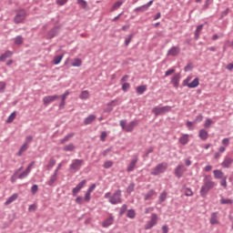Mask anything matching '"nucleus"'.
<instances>
[{"label":"nucleus","mask_w":233,"mask_h":233,"mask_svg":"<svg viewBox=\"0 0 233 233\" xmlns=\"http://www.w3.org/2000/svg\"><path fill=\"white\" fill-rule=\"evenodd\" d=\"M166 199H167V191H164L160 194V196L158 198V201H159V203H163V202H165Z\"/></svg>","instance_id":"44"},{"label":"nucleus","mask_w":233,"mask_h":233,"mask_svg":"<svg viewBox=\"0 0 233 233\" xmlns=\"http://www.w3.org/2000/svg\"><path fill=\"white\" fill-rule=\"evenodd\" d=\"M122 194L123 191L121 189H117L113 195L110 192L106 193L104 198L105 199H108V202L111 205H121V203H123Z\"/></svg>","instance_id":"1"},{"label":"nucleus","mask_w":233,"mask_h":233,"mask_svg":"<svg viewBox=\"0 0 233 233\" xmlns=\"http://www.w3.org/2000/svg\"><path fill=\"white\" fill-rule=\"evenodd\" d=\"M85 185H86V179L82 180L80 183H78L76 185V187L73 188L72 190V194L74 197L77 196V194H79V192H81V188H83V187H85Z\"/></svg>","instance_id":"13"},{"label":"nucleus","mask_w":233,"mask_h":233,"mask_svg":"<svg viewBox=\"0 0 233 233\" xmlns=\"http://www.w3.org/2000/svg\"><path fill=\"white\" fill-rule=\"evenodd\" d=\"M112 167H114L112 160H107L104 163V168H112Z\"/></svg>","instance_id":"46"},{"label":"nucleus","mask_w":233,"mask_h":233,"mask_svg":"<svg viewBox=\"0 0 233 233\" xmlns=\"http://www.w3.org/2000/svg\"><path fill=\"white\" fill-rule=\"evenodd\" d=\"M130 89V83H124L122 85V90L123 92H128V90Z\"/></svg>","instance_id":"50"},{"label":"nucleus","mask_w":233,"mask_h":233,"mask_svg":"<svg viewBox=\"0 0 233 233\" xmlns=\"http://www.w3.org/2000/svg\"><path fill=\"white\" fill-rule=\"evenodd\" d=\"M196 123H201L203 121V115H198L196 116V118L193 120Z\"/></svg>","instance_id":"57"},{"label":"nucleus","mask_w":233,"mask_h":233,"mask_svg":"<svg viewBox=\"0 0 233 233\" xmlns=\"http://www.w3.org/2000/svg\"><path fill=\"white\" fill-rule=\"evenodd\" d=\"M29 174H30V168H25V171H23L20 175H18V179H25V177H28Z\"/></svg>","instance_id":"31"},{"label":"nucleus","mask_w":233,"mask_h":233,"mask_svg":"<svg viewBox=\"0 0 233 233\" xmlns=\"http://www.w3.org/2000/svg\"><path fill=\"white\" fill-rule=\"evenodd\" d=\"M137 163V157H135V158H133L131 160V162L129 163L127 170L128 172H134V169L136 168V164Z\"/></svg>","instance_id":"18"},{"label":"nucleus","mask_w":233,"mask_h":233,"mask_svg":"<svg viewBox=\"0 0 233 233\" xmlns=\"http://www.w3.org/2000/svg\"><path fill=\"white\" fill-rule=\"evenodd\" d=\"M55 181H57V177L55 175H52L50 179L46 182V185H48L49 187H53Z\"/></svg>","instance_id":"35"},{"label":"nucleus","mask_w":233,"mask_h":233,"mask_svg":"<svg viewBox=\"0 0 233 233\" xmlns=\"http://www.w3.org/2000/svg\"><path fill=\"white\" fill-rule=\"evenodd\" d=\"M139 125L138 120H133L127 125V120H120V127L124 132H134V128Z\"/></svg>","instance_id":"3"},{"label":"nucleus","mask_w":233,"mask_h":233,"mask_svg":"<svg viewBox=\"0 0 233 233\" xmlns=\"http://www.w3.org/2000/svg\"><path fill=\"white\" fill-rule=\"evenodd\" d=\"M178 142L180 143V145H187L188 144V135L187 134H185L183 135Z\"/></svg>","instance_id":"30"},{"label":"nucleus","mask_w":233,"mask_h":233,"mask_svg":"<svg viewBox=\"0 0 233 233\" xmlns=\"http://www.w3.org/2000/svg\"><path fill=\"white\" fill-rule=\"evenodd\" d=\"M147 7L145 5H141V6H138L137 8L134 9V12H147Z\"/></svg>","instance_id":"47"},{"label":"nucleus","mask_w":233,"mask_h":233,"mask_svg":"<svg viewBox=\"0 0 233 233\" xmlns=\"http://www.w3.org/2000/svg\"><path fill=\"white\" fill-rule=\"evenodd\" d=\"M170 110H172V106H165L162 107L155 106L152 109V112L155 114V116H162V114H167V112H170Z\"/></svg>","instance_id":"7"},{"label":"nucleus","mask_w":233,"mask_h":233,"mask_svg":"<svg viewBox=\"0 0 233 233\" xmlns=\"http://www.w3.org/2000/svg\"><path fill=\"white\" fill-rule=\"evenodd\" d=\"M32 141H34V137L32 136H27L25 137V143H27V146H28V143H32Z\"/></svg>","instance_id":"63"},{"label":"nucleus","mask_w":233,"mask_h":233,"mask_svg":"<svg viewBox=\"0 0 233 233\" xmlns=\"http://www.w3.org/2000/svg\"><path fill=\"white\" fill-rule=\"evenodd\" d=\"M15 111H14L8 117L6 120V123L10 124V123H14V119H15Z\"/></svg>","instance_id":"43"},{"label":"nucleus","mask_w":233,"mask_h":233,"mask_svg":"<svg viewBox=\"0 0 233 233\" xmlns=\"http://www.w3.org/2000/svg\"><path fill=\"white\" fill-rule=\"evenodd\" d=\"M12 56H14V53L10 50H7L0 56V61L5 62L6 59H8V57H12Z\"/></svg>","instance_id":"20"},{"label":"nucleus","mask_w":233,"mask_h":233,"mask_svg":"<svg viewBox=\"0 0 233 233\" xmlns=\"http://www.w3.org/2000/svg\"><path fill=\"white\" fill-rule=\"evenodd\" d=\"M213 174H214L215 179H223V177H225L223 171H221L220 169H215L213 171Z\"/></svg>","instance_id":"23"},{"label":"nucleus","mask_w":233,"mask_h":233,"mask_svg":"<svg viewBox=\"0 0 233 233\" xmlns=\"http://www.w3.org/2000/svg\"><path fill=\"white\" fill-rule=\"evenodd\" d=\"M198 137L202 141H207L208 139V131H207L206 129H200L198 132Z\"/></svg>","instance_id":"15"},{"label":"nucleus","mask_w":233,"mask_h":233,"mask_svg":"<svg viewBox=\"0 0 233 233\" xmlns=\"http://www.w3.org/2000/svg\"><path fill=\"white\" fill-rule=\"evenodd\" d=\"M106 136H107L106 132L103 131L100 135V141L105 142L106 140Z\"/></svg>","instance_id":"59"},{"label":"nucleus","mask_w":233,"mask_h":233,"mask_svg":"<svg viewBox=\"0 0 233 233\" xmlns=\"http://www.w3.org/2000/svg\"><path fill=\"white\" fill-rule=\"evenodd\" d=\"M135 188H136V184L134 182H132L131 184H129V186L127 188V194H132V192H134Z\"/></svg>","instance_id":"42"},{"label":"nucleus","mask_w":233,"mask_h":233,"mask_svg":"<svg viewBox=\"0 0 233 233\" xmlns=\"http://www.w3.org/2000/svg\"><path fill=\"white\" fill-rule=\"evenodd\" d=\"M53 167H56V159L51 158L46 165V170H50V168H53Z\"/></svg>","instance_id":"40"},{"label":"nucleus","mask_w":233,"mask_h":233,"mask_svg":"<svg viewBox=\"0 0 233 233\" xmlns=\"http://www.w3.org/2000/svg\"><path fill=\"white\" fill-rule=\"evenodd\" d=\"M192 68H194V66H192V63H189L184 67V72H190Z\"/></svg>","instance_id":"53"},{"label":"nucleus","mask_w":233,"mask_h":233,"mask_svg":"<svg viewBox=\"0 0 233 233\" xmlns=\"http://www.w3.org/2000/svg\"><path fill=\"white\" fill-rule=\"evenodd\" d=\"M85 165L84 159H73L72 163L69 165V171L72 174H76L78 170H81V167Z\"/></svg>","instance_id":"4"},{"label":"nucleus","mask_w":233,"mask_h":233,"mask_svg":"<svg viewBox=\"0 0 233 233\" xmlns=\"http://www.w3.org/2000/svg\"><path fill=\"white\" fill-rule=\"evenodd\" d=\"M181 53V48L179 46H172L167 53V57L168 56H172V57H176L177 56H179V54Z\"/></svg>","instance_id":"12"},{"label":"nucleus","mask_w":233,"mask_h":233,"mask_svg":"<svg viewBox=\"0 0 233 233\" xmlns=\"http://www.w3.org/2000/svg\"><path fill=\"white\" fill-rule=\"evenodd\" d=\"M11 181H12L13 183H15V181H17V171L15 172V173L12 175V177H11Z\"/></svg>","instance_id":"62"},{"label":"nucleus","mask_w":233,"mask_h":233,"mask_svg":"<svg viewBox=\"0 0 233 233\" xmlns=\"http://www.w3.org/2000/svg\"><path fill=\"white\" fill-rule=\"evenodd\" d=\"M5 89H6V83L0 82V94H3Z\"/></svg>","instance_id":"52"},{"label":"nucleus","mask_w":233,"mask_h":233,"mask_svg":"<svg viewBox=\"0 0 233 233\" xmlns=\"http://www.w3.org/2000/svg\"><path fill=\"white\" fill-rule=\"evenodd\" d=\"M112 150H114L113 147H109L108 148L104 150V152H103L104 157H106V156H108V154H110V152H112Z\"/></svg>","instance_id":"51"},{"label":"nucleus","mask_w":233,"mask_h":233,"mask_svg":"<svg viewBox=\"0 0 233 233\" xmlns=\"http://www.w3.org/2000/svg\"><path fill=\"white\" fill-rule=\"evenodd\" d=\"M134 38V34H130L127 38L125 39V45L126 46H128L130 45V41Z\"/></svg>","instance_id":"49"},{"label":"nucleus","mask_w":233,"mask_h":233,"mask_svg":"<svg viewBox=\"0 0 233 233\" xmlns=\"http://www.w3.org/2000/svg\"><path fill=\"white\" fill-rule=\"evenodd\" d=\"M153 196H156V191L154 189H150L149 191H147V193L144 196V200L145 201H148V199H150V198H152Z\"/></svg>","instance_id":"29"},{"label":"nucleus","mask_w":233,"mask_h":233,"mask_svg":"<svg viewBox=\"0 0 233 233\" xmlns=\"http://www.w3.org/2000/svg\"><path fill=\"white\" fill-rule=\"evenodd\" d=\"M70 137H74V135H67L64 138L61 139V144L64 145V143H66Z\"/></svg>","instance_id":"54"},{"label":"nucleus","mask_w":233,"mask_h":233,"mask_svg":"<svg viewBox=\"0 0 233 233\" xmlns=\"http://www.w3.org/2000/svg\"><path fill=\"white\" fill-rule=\"evenodd\" d=\"M123 3H125L123 0H119L116 2L112 6L111 11L114 12V10H116V8H119L120 6H122Z\"/></svg>","instance_id":"36"},{"label":"nucleus","mask_w":233,"mask_h":233,"mask_svg":"<svg viewBox=\"0 0 233 233\" xmlns=\"http://www.w3.org/2000/svg\"><path fill=\"white\" fill-rule=\"evenodd\" d=\"M185 172H187V169H185V166L178 165L175 168L174 174H175L176 177H177V179H181V177H183V174H185Z\"/></svg>","instance_id":"11"},{"label":"nucleus","mask_w":233,"mask_h":233,"mask_svg":"<svg viewBox=\"0 0 233 233\" xmlns=\"http://www.w3.org/2000/svg\"><path fill=\"white\" fill-rule=\"evenodd\" d=\"M61 99V96L59 95H53V96H46L43 98V103L45 106L50 105V103H54V101H58Z\"/></svg>","instance_id":"9"},{"label":"nucleus","mask_w":233,"mask_h":233,"mask_svg":"<svg viewBox=\"0 0 233 233\" xmlns=\"http://www.w3.org/2000/svg\"><path fill=\"white\" fill-rule=\"evenodd\" d=\"M157 225V215L153 213L151 215V219L150 221L145 226L146 230H150L153 227H156Z\"/></svg>","instance_id":"10"},{"label":"nucleus","mask_w":233,"mask_h":233,"mask_svg":"<svg viewBox=\"0 0 233 233\" xmlns=\"http://www.w3.org/2000/svg\"><path fill=\"white\" fill-rule=\"evenodd\" d=\"M68 96H70V91L66 90L62 96H60V98L66 101V97H68Z\"/></svg>","instance_id":"55"},{"label":"nucleus","mask_w":233,"mask_h":233,"mask_svg":"<svg viewBox=\"0 0 233 233\" xmlns=\"http://www.w3.org/2000/svg\"><path fill=\"white\" fill-rule=\"evenodd\" d=\"M27 149H28L27 143H24L23 146L20 147V151L22 152H26Z\"/></svg>","instance_id":"64"},{"label":"nucleus","mask_w":233,"mask_h":233,"mask_svg":"<svg viewBox=\"0 0 233 233\" xmlns=\"http://www.w3.org/2000/svg\"><path fill=\"white\" fill-rule=\"evenodd\" d=\"M233 163V159L227 157L224 161L221 163V167H223V168H230V166Z\"/></svg>","instance_id":"17"},{"label":"nucleus","mask_w":233,"mask_h":233,"mask_svg":"<svg viewBox=\"0 0 233 233\" xmlns=\"http://www.w3.org/2000/svg\"><path fill=\"white\" fill-rule=\"evenodd\" d=\"M62 60H63V55L55 56L53 61L54 65H59V63H61Z\"/></svg>","instance_id":"45"},{"label":"nucleus","mask_w":233,"mask_h":233,"mask_svg":"<svg viewBox=\"0 0 233 233\" xmlns=\"http://www.w3.org/2000/svg\"><path fill=\"white\" fill-rule=\"evenodd\" d=\"M213 187H216V182L207 180V177H206L204 178V185L200 188L201 198H207V194H208V191L212 190Z\"/></svg>","instance_id":"2"},{"label":"nucleus","mask_w":233,"mask_h":233,"mask_svg":"<svg viewBox=\"0 0 233 233\" xmlns=\"http://www.w3.org/2000/svg\"><path fill=\"white\" fill-rule=\"evenodd\" d=\"M188 88H197L199 86V78L196 77L192 82L187 85Z\"/></svg>","instance_id":"28"},{"label":"nucleus","mask_w":233,"mask_h":233,"mask_svg":"<svg viewBox=\"0 0 233 233\" xmlns=\"http://www.w3.org/2000/svg\"><path fill=\"white\" fill-rule=\"evenodd\" d=\"M147 85H142V86H137V88H136L137 94L138 96H143L145 94V92H147Z\"/></svg>","instance_id":"21"},{"label":"nucleus","mask_w":233,"mask_h":233,"mask_svg":"<svg viewBox=\"0 0 233 233\" xmlns=\"http://www.w3.org/2000/svg\"><path fill=\"white\" fill-rule=\"evenodd\" d=\"M59 32H61V26L56 25L47 32V34L46 35V38L54 39V37H57V35H59Z\"/></svg>","instance_id":"8"},{"label":"nucleus","mask_w":233,"mask_h":233,"mask_svg":"<svg viewBox=\"0 0 233 233\" xmlns=\"http://www.w3.org/2000/svg\"><path fill=\"white\" fill-rule=\"evenodd\" d=\"M96 115H89L87 117L85 118L84 125H92V123L96 121Z\"/></svg>","instance_id":"22"},{"label":"nucleus","mask_w":233,"mask_h":233,"mask_svg":"<svg viewBox=\"0 0 233 233\" xmlns=\"http://www.w3.org/2000/svg\"><path fill=\"white\" fill-rule=\"evenodd\" d=\"M214 121H212V119L208 118L205 123H204V127L205 128H210V125H213Z\"/></svg>","instance_id":"48"},{"label":"nucleus","mask_w":233,"mask_h":233,"mask_svg":"<svg viewBox=\"0 0 233 233\" xmlns=\"http://www.w3.org/2000/svg\"><path fill=\"white\" fill-rule=\"evenodd\" d=\"M77 5H80V6L84 8V10H86V8H88V3L86 0H77Z\"/></svg>","instance_id":"41"},{"label":"nucleus","mask_w":233,"mask_h":233,"mask_svg":"<svg viewBox=\"0 0 233 233\" xmlns=\"http://www.w3.org/2000/svg\"><path fill=\"white\" fill-rule=\"evenodd\" d=\"M64 152H74L76 150V146L74 144H68L64 146L63 147Z\"/></svg>","instance_id":"27"},{"label":"nucleus","mask_w":233,"mask_h":233,"mask_svg":"<svg viewBox=\"0 0 233 233\" xmlns=\"http://www.w3.org/2000/svg\"><path fill=\"white\" fill-rule=\"evenodd\" d=\"M180 79H181V74L180 73H177L172 76L171 84L173 85L174 88H178Z\"/></svg>","instance_id":"14"},{"label":"nucleus","mask_w":233,"mask_h":233,"mask_svg":"<svg viewBox=\"0 0 233 233\" xmlns=\"http://www.w3.org/2000/svg\"><path fill=\"white\" fill-rule=\"evenodd\" d=\"M221 187H224V188H227V177H223L222 180L220 181Z\"/></svg>","instance_id":"61"},{"label":"nucleus","mask_w":233,"mask_h":233,"mask_svg":"<svg viewBox=\"0 0 233 233\" xmlns=\"http://www.w3.org/2000/svg\"><path fill=\"white\" fill-rule=\"evenodd\" d=\"M19 196L17 195V193H15V194H13L11 197H9L8 198H7V200L5 202V206H8V205H10L11 203H14V201H15V199H17V198H18Z\"/></svg>","instance_id":"24"},{"label":"nucleus","mask_w":233,"mask_h":233,"mask_svg":"<svg viewBox=\"0 0 233 233\" xmlns=\"http://www.w3.org/2000/svg\"><path fill=\"white\" fill-rule=\"evenodd\" d=\"M218 223H219V221H218V212H214L211 214V217H210V224L218 225Z\"/></svg>","instance_id":"26"},{"label":"nucleus","mask_w":233,"mask_h":233,"mask_svg":"<svg viewBox=\"0 0 233 233\" xmlns=\"http://www.w3.org/2000/svg\"><path fill=\"white\" fill-rule=\"evenodd\" d=\"M26 19V11L25 9H20L16 11V15L14 17V23L15 25H20Z\"/></svg>","instance_id":"6"},{"label":"nucleus","mask_w":233,"mask_h":233,"mask_svg":"<svg viewBox=\"0 0 233 233\" xmlns=\"http://www.w3.org/2000/svg\"><path fill=\"white\" fill-rule=\"evenodd\" d=\"M127 218H128L129 219H134L136 218V210L128 209L127 213Z\"/></svg>","instance_id":"34"},{"label":"nucleus","mask_w":233,"mask_h":233,"mask_svg":"<svg viewBox=\"0 0 233 233\" xmlns=\"http://www.w3.org/2000/svg\"><path fill=\"white\" fill-rule=\"evenodd\" d=\"M88 97H90V93L88 92V90H84L79 95L80 99H88Z\"/></svg>","instance_id":"33"},{"label":"nucleus","mask_w":233,"mask_h":233,"mask_svg":"<svg viewBox=\"0 0 233 233\" xmlns=\"http://www.w3.org/2000/svg\"><path fill=\"white\" fill-rule=\"evenodd\" d=\"M167 168H168V164L167 162L157 164L156 167L151 171V176H159V174H163Z\"/></svg>","instance_id":"5"},{"label":"nucleus","mask_w":233,"mask_h":233,"mask_svg":"<svg viewBox=\"0 0 233 233\" xmlns=\"http://www.w3.org/2000/svg\"><path fill=\"white\" fill-rule=\"evenodd\" d=\"M37 190H39V187L37 185H33L32 187H31V192L32 194H36L37 193Z\"/></svg>","instance_id":"56"},{"label":"nucleus","mask_w":233,"mask_h":233,"mask_svg":"<svg viewBox=\"0 0 233 233\" xmlns=\"http://www.w3.org/2000/svg\"><path fill=\"white\" fill-rule=\"evenodd\" d=\"M229 8H227L225 11L221 13L220 19H223V17H227L228 15Z\"/></svg>","instance_id":"60"},{"label":"nucleus","mask_w":233,"mask_h":233,"mask_svg":"<svg viewBox=\"0 0 233 233\" xmlns=\"http://www.w3.org/2000/svg\"><path fill=\"white\" fill-rule=\"evenodd\" d=\"M203 26H205V25H203V24L197 26L195 33H194L196 40L199 39V34H201V30H203Z\"/></svg>","instance_id":"25"},{"label":"nucleus","mask_w":233,"mask_h":233,"mask_svg":"<svg viewBox=\"0 0 233 233\" xmlns=\"http://www.w3.org/2000/svg\"><path fill=\"white\" fill-rule=\"evenodd\" d=\"M174 72H176V69H172V68L167 69V70L166 71V73H165V76H166V77H168V76H172V74H174Z\"/></svg>","instance_id":"58"},{"label":"nucleus","mask_w":233,"mask_h":233,"mask_svg":"<svg viewBox=\"0 0 233 233\" xmlns=\"http://www.w3.org/2000/svg\"><path fill=\"white\" fill-rule=\"evenodd\" d=\"M83 65V61L80 58H75L74 61L72 62L71 66L79 67Z\"/></svg>","instance_id":"37"},{"label":"nucleus","mask_w":233,"mask_h":233,"mask_svg":"<svg viewBox=\"0 0 233 233\" xmlns=\"http://www.w3.org/2000/svg\"><path fill=\"white\" fill-rule=\"evenodd\" d=\"M232 203H233V200L230 199V198H222L220 199V205H232Z\"/></svg>","instance_id":"38"},{"label":"nucleus","mask_w":233,"mask_h":233,"mask_svg":"<svg viewBox=\"0 0 233 233\" xmlns=\"http://www.w3.org/2000/svg\"><path fill=\"white\" fill-rule=\"evenodd\" d=\"M13 41L14 45H15L16 46H21V45L25 43V37H23V35H17L13 39Z\"/></svg>","instance_id":"19"},{"label":"nucleus","mask_w":233,"mask_h":233,"mask_svg":"<svg viewBox=\"0 0 233 233\" xmlns=\"http://www.w3.org/2000/svg\"><path fill=\"white\" fill-rule=\"evenodd\" d=\"M184 194H185V196H187V198H192V196H194V192L189 187H186L184 189Z\"/></svg>","instance_id":"39"},{"label":"nucleus","mask_w":233,"mask_h":233,"mask_svg":"<svg viewBox=\"0 0 233 233\" xmlns=\"http://www.w3.org/2000/svg\"><path fill=\"white\" fill-rule=\"evenodd\" d=\"M110 225H114V217L106 218L102 223V227H104V228H108Z\"/></svg>","instance_id":"16"},{"label":"nucleus","mask_w":233,"mask_h":233,"mask_svg":"<svg viewBox=\"0 0 233 233\" xmlns=\"http://www.w3.org/2000/svg\"><path fill=\"white\" fill-rule=\"evenodd\" d=\"M127 209H128V206L127 204H123L122 207L120 208L118 216L120 218H123V216L125 215Z\"/></svg>","instance_id":"32"}]
</instances>
